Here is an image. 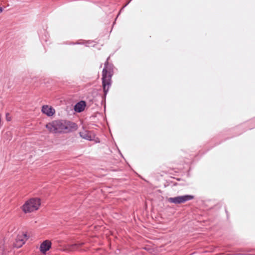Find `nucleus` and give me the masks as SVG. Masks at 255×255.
Here are the masks:
<instances>
[{"label":"nucleus","mask_w":255,"mask_h":255,"mask_svg":"<svg viewBox=\"0 0 255 255\" xmlns=\"http://www.w3.org/2000/svg\"><path fill=\"white\" fill-rule=\"evenodd\" d=\"M75 123L64 120L53 121L46 124V128L52 133H61L71 131L76 129Z\"/></svg>","instance_id":"1"},{"label":"nucleus","mask_w":255,"mask_h":255,"mask_svg":"<svg viewBox=\"0 0 255 255\" xmlns=\"http://www.w3.org/2000/svg\"><path fill=\"white\" fill-rule=\"evenodd\" d=\"M108 58L107 61L105 63V67L102 72V84L103 90L106 96L109 91V87L111 85V78L112 76V66L109 65Z\"/></svg>","instance_id":"2"},{"label":"nucleus","mask_w":255,"mask_h":255,"mask_svg":"<svg viewBox=\"0 0 255 255\" xmlns=\"http://www.w3.org/2000/svg\"><path fill=\"white\" fill-rule=\"evenodd\" d=\"M40 205V200L33 198L27 201L22 206L23 211L26 213L37 210Z\"/></svg>","instance_id":"3"},{"label":"nucleus","mask_w":255,"mask_h":255,"mask_svg":"<svg viewBox=\"0 0 255 255\" xmlns=\"http://www.w3.org/2000/svg\"><path fill=\"white\" fill-rule=\"evenodd\" d=\"M194 198V196L190 195H185L183 196H179L175 197H171L168 199L169 202L174 204H181L188 201L191 200Z\"/></svg>","instance_id":"4"},{"label":"nucleus","mask_w":255,"mask_h":255,"mask_svg":"<svg viewBox=\"0 0 255 255\" xmlns=\"http://www.w3.org/2000/svg\"><path fill=\"white\" fill-rule=\"evenodd\" d=\"M27 239V236L26 234L18 235L13 244L14 247L16 248H20L25 243Z\"/></svg>","instance_id":"5"},{"label":"nucleus","mask_w":255,"mask_h":255,"mask_svg":"<svg viewBox=\"0 0 255 255\" xmlns=\"http://www.w3.org/2000/svg\"><path fill=\"white\" fill-rule=\"evenodd\" d=\"M51 242L49 240H45L40 245V251L42 253L44 254L51 248Z\"/></svg>","instance_id":"6"},{"label":"nucleus","mask_w":255,"mask_h":255,"mask_svg":"<svg viewBox=\"0 0 255 255\" xmlns=\"http://www.w3.org/2000/svg\"><path fill=\"white\" fill-rule=\"evenodd\" d=\"M85 107H86L85 102H84L83 101H81L77 103L75 105V106L74 107V110L76 112L81 113L84 110Z\"/></svg>","instance_id":"7"},{"label":"nucleus","mask_w":255,"mask_h":255,"mask_svg":"<svg viewBox=\"0 0 255 255\" xmlns=\"http://www.w3.org/2000/svg\"><path fill=\"white\" fill-rule=\"evenodd\" d=\"M42 112L43 114H45L48 116H51L54 114L55 110L51 107L45 105L42 107Z\"/></svg>","instance_id":"8"},{"label":"nucleus","mask_w":255,"mask_h":255,"mask_svg":"<svg viewBox=\"0 0 255 255\" xmlns=\"http://www.w3.org/2000/svg\"><path fill=\"white\" fill-rule=\"evenodd\" d=\"M79 134L82 138L86 140L91 141L93 139V137L92 135L91 132L89 131L85 130L83 131H81L80 132Z\"/></svg>","instance_id":"9"},{"label":"nucleus","mask_w":255,"mask_h":255,"mask_svg":"<svg viewBox=\"0 0 255 255\" xmlns=\"http://www.w3.org/2000/svg\"><path fill=\"white\" fill-rule=\"evenodd\" d=\"M3 10V8L2 7H0V13H1Z\"/></svg>","instance_id":"10"},{"label":"nucleus","mask_w":255,"mask_h":255,"mask_svg":"<svg viewBox=\"0 0 255 255\" xmlns=\"http://www.w3.org/2000/svg\"><path fill=\"white\" fill-rule=\"evenodd\" d=\"M129 2H130V1H128V2L126 4H125V5L124 6V7H125V6H126L128 4V3H129Z\"/></svg>","instance_id":"11"},{"label":"nucleus","mask_w":255,"mask_h":255,"mask_svg":"<svg viewBox=\"0 0 255 255\" xmlns=\"http://www.w3.org/2000/svg\"><path fill=\"white\" fill-rule=\"evenodd\" d=\"M2 254V251H0V255Z\"/></svg>","instance_id":"12"}]
</instances>
